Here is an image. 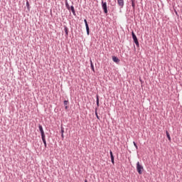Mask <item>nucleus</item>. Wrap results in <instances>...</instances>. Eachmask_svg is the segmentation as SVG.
Returning a JSON list of instances; mask_svg holds the SVG:
<instances>
[{"label":"nucleus","mask_w":182,"mask_h":182,"mask_svg":"<svg viewBox=\"0 0 182 182\" xmlns=\"http://www.w3.org/2000/svg\"><path fill=\"white\" fill-rule=\"evenodd\" d=\"M63 103L64 106H68V105H69V100H64Z\"/></svg>","instance_id":"nucleus-21"},{"label":"nucleus","mask_w":182,"mask_h":182,"mask_svg":"<svg viewBox=\"0 0 182 182\" xmlns=\"http://www.w3.org/2000/svg\"><path fill=\"white\" fill-rule=\"evenodd\" d=\"M65 110H68V109H69V106L65 105Z\"/></svg>","instance_id":"nucleus-23"},{"label":"nucleus","mask_w":182,"mask_h":182,"mask_svg":"<svg viewBox=\"0 0 182 182\" xmlns=\"http://www.w3.org/2000/svg\"><path fill=\"white\" fill-rule=\"evenodd\" d=\"M112 60L115 63H120V60L119 59V58H117V57H116L114 55L112 56Z\"/></svg>","instance_id":"nucleus-7"},{"label":"nucleus","mask_w":182,"mask_h":182,"mask_svg":"<svg viewBox=\"0 0 182 182\" xmlns=\"http://www.w3.org/2000/svg\"><path fill=\"white\" fill-rule=\"evenodd\" d=\"M133 144H134V147L136 148V149L139 150V146H137V144L136 143V141H133Z\"/></svg>","instance_id":"nucleus-20"},{"label":"nucleus","mask_w":182,"mask_h":182,"mask_svg":"<svg viewBox=\"0 0 182 182\" xmlns=\"http://www.w3.org/2000/svg\"><path fill=\"white\" fill-rule=\"evenodd\" d=\"M109 154L111 157V162L112 164H114V156L113 155V151H112V150L109 151Z\"/></svg>","instance_id":"nucleus-6"},{"label":"nucleus","mask_w":182,"mask_h":182,"mask_svg":"<svg viewBox=\"0 0 182 182\" xmlns=\"http://www.w3.org/2000/svg\"><path fill=\"white\" fill-rule=\"evenodd\" d=\"M26 8H27L28 11H31V6H30L29 1L28 0H26Z\"/></svg>","instance_id":"nucleus-17"},{"label":"nucleus","mask_w":182,"mask_h":182,"mask_svg":"<svg viewBox=\"0 0 182 182\" xmlns=\"http://www.w3.org/2000/svg\"><path fill=\"white\" fill-rule=\"evenodd\" d=\"M60 129H61L60 133L61 134H63L65 133V128H63V126L61 125Z\"/></svg>","instance_id":"nucleus-19"},{"label":"nucleus","mask_w":182,"mask_h":182,"mask_svg":"<svg viewBox=\"0 0 182 182\" xmlns=\"http://www.w3.org/2000/svg\"><path fill=\"white\" fill-rule=\"evenodd\" d=\"M132 2V6L134 11V9H136V0H131Z\"/></svg>","instance_id":"nucleus-11"},{"label":"nucleus","mask_w":182,"mask_h":182,"mask_svg":"<svg viewBox=\"0 0 182 182\" xmlns=\"http://www.w3.org/2000/svg\"><path fill=\"white\" fill-rule=\"evenodd\" d=\"M132 39L137 48H140V43H139V39H137V36H136V33H134V31H132Z\"/></svg>","instance_id":"nucleus-1"},{"label":"nucleus","mask_w":182,"mask_h":182,"mask_svg":"<svg viewBox=\"0 0 182 182\" xmlns=\"http://www.w3.org/2000/svg\"><path fill=\"white\" fill-rule=\"evenodd\" d=\"M70 11L73 12V15H74V16H76V11L75 10V6H70Z\"/></svg>","instance_id":"nucleus-9"},{"label":"nucleus","mask_w":182,"mask_h":182,"mask_svg":"<svg viewBox=\"0 0 182 182\" xmlns=\"http://www.w3.org/2000/svg\"><path fill=\"white\" fill-rule=\"evenodd\" d=\"M84 22L85 23V28L87 31V35H90V28H89V24L87 23V20L84 19Z\"/></svg>","instance_id":"nucleus-4"},{"label":"nucleus","mask_w":182,"mask_h":182,"mask_svg":"<svg viewBox=\"0 0 182 182\" xmlns=\"http://www.w3.org/2000/svg\"><path fill=\"white\" fill-rule=\"evenodd\" d=\"M38 129H39L41 134H43L45 133V131H43V127H42L41 125V124H38Z\"/></svg>","instance_id":"nucleus-10"},{"label":"nucleus","mask_w":182,"mask_h":182,"mask_svg":"<svg viewBox=\"0 0 182 182\" xmlns=\"http://www.w3.org/2000/svg\"><path fill=\"white\" fill-rule=\"evenodd\" d=\"M136 171L139 174H143V171H144V168L140 164V162L136 163Z\"/></svg>","instance_id":"nucleus-2"},{"label":"nucleus","mask_w":182,"mask_h":182,"mask_svg":"<svg viewBox=\"0 0 182 182\" xmlns=\"http://www.w3.org/2000/svg\"><path fill=\"white\" fill-rule=\"evenodd\" d=\"M102 8L104 11V14H107V3L106 1H103V0H102Z\"/></svg>","instance_id":"nucleus-3"},{"label":"nucleus","mask_w":182,"mask_h":182,"mask_svg":"<svg viewBox=\"0 0 182 182\" xmlns=\"http://www.w3.org/2000/svg\"><path fill=\"white\" fill-rule=\"evenodd\" d=\"M61 137H62L63 140V139H65V136L63 135V134H61Z\"/></svg>","instance_id":"nucleus-24"},{"label":"nucleus","mask_w":182,"mask_h":182,"mask_svg":"<svg viewBox=\"0 0 182 182\" xmlns=\"http://www.w3.org/2000/svg\"><path fill=\"white\" fill-rule=\"evenodd\" d=\"M95 116L98 120H100V117L97 114V107L95 108Z\"/></svg>","instance_id":"nucleus-18"},{"label":"nucleus","mask_w":182,"mask_h":182,"mask_svg":"<svg viewBox=\"0 0 182 182\" xmlns=\"http://www.w3.org/2000/svg\"><path fill=\"white\" fill-rule=\"evenodd\" d=\"M64 31L65 32V38H68L69 36V28H68V26H64Z\"/></svg>","instance_id":"nucleus-8"},{"label":"nucleus","mask_w":182,"mask_h":182,"mask_svg":"<svg viewBox=\"0 0 182 182\" xmlns=\"http://www.w3.org/2000/svg\"><path fill=\"white\" fill-rule=\"evenodd\" d=\"M166 134L168 141H171V137L170 136V134L168 133V131H166Z\"/></svg>","instance_id":"nucleus-12"},{"label":"nucleus","mask_w":182,"mask_h":182,"mask_svg":"<svg viewBox=\"0 0 182 182\" xmlns=\"http://www.w3.org/2000/svg\"><path fill=\"white\" fill-rule=\"evenodd\" d=\"M117 3L120 8H123L124 6V0H117Z\"/></svg>","instance_id":"nucleus-5"},{"label":"nucleus","mask_w":182,"mask_h":182,"mask_svg":"<svg viewBox=\"0 0 182 182\" xmlns=\"http://www.w3.org/2000/svg\"><path fill=\"white\" fill-rule=\"evenodd\" d=\"M65 7L68 11H70V6L69 5V3H68V0H65Z\"/></svg>","instance_id":"nucleus-16"},{"label":"nucleus","mask_w":182,"mask_h":182,"mask_svg":"<svg viewBox=\"0 0 182 182\" xmlns=\"http://www.w3.org/2000/svg\"><path fill=\"white\" fill-rule=\"evenodd\" d=\"M85 182H87V179H85Z\"/></svg>","instance_id":"nucleus-25"},{"label":"nucleus","mask_w":182,"mask_h":182,"mask_svg":"<svg viewBox=\"0 0 182 182\" xmlns=\"http://www.w3.org/2000/svg\"><path fill=\"white\" fill-rule=\"evenodd\" d=\"M43 144H44V147L46 149V147H48V144H46V141H43Z\"/></svg>","instance_id":"nucleus-22"},{"label":"nucleus","mask_w":182,"mask_h":182,"mask_svg":"<svg viewBox=\"0 0 182 182\" xmlns=\"http://www.w3.org/2000/svg\"><path fill=\"white\" fill-rule=\"evenodd\" d=\"M90 67H91V69L92 70V72H94L95 73V65H93V62H92V60H90Z\"/></svg>","instance_id":"nucleus-13"},{"label":"nucleus","mask_w":182,"mask_h":182,"mask_svg":"<svg viewBox=\"0 0 182 182\" xmlns=\"http://www.w3.org/2000/svg\"><path fill=\"white\" fill-rule=\"evenodd\" d=\"M41 139L43 141H46V135L44 134H41Z\"/></svg>","instance_id":"nucleus-15"},{"label":"nucleus","mask_w":182,"mask_h":182,"mask_svg":"<svg viewBox=\"0 0 182 182\" xmlns=\"http://www.w3.org/2000/svg\"><path fill=\"white\" fill-rule=\"evenodd\" d=\"M96 99H97L96 103H97V108H98L100 106V104L99 102V95H96Z\"/></svg>","instance_id":"nucleus-14"}]
</instances>
